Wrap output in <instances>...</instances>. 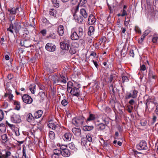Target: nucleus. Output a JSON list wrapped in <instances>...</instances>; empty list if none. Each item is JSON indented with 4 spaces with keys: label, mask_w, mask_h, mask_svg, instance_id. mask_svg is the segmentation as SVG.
<instances>
[{
    "label": "nucleus",
    "mask_w": 158,
    "mask_h": 158,
    "mask_svg": "<svg viewBox=\"0 0 158 158\" xmlns=\"http://www.w3.org/2000/svg\"><path fill=\"white\" fill-rule=\"evenodd\" d=\"M152 42L153 43H156L158 42V34L155 33L152 38Z\"/></svg>",
    "instance_id": "72a5a7b5"
},
{
    "label": "nucleus",
    "mask_w": 158,
    "mask_h": 158,
    "mask_svg": "<svg viewBox=\"0 0 158 158\" xmlns=\"http://www.w3.org/2000/svg\"><path fill=\"white\" fill-rule=\"evenodd\" d=\"M35 85L34 84H31L29 86V90L32 94H34L35 93Z\"/></svg>",
    "instance_id": "473e14b6"
},
{
    "label": "nucleus",
    "mask_w": 158,
    "mask_h": 158,
    "mask_svg": "<svg viewBox=\"0 0 158 158\" xmlns=\"http://www.w3.org/2000/svg\"><path fill=\"white\" fill-rule=\"evenodd\" d=\"M10 119L12 122L15 123H19L21 121L20 115L15 113L11 115Z\"/></svg>",
    "instance_id": "9d476101"
},
{
    "label": "nucleus",
    "mask_w": 158,
    "mask_h": 158,
    "mask_svg": "<svg viewBox=\"0 0 158 158\" xmlns=\"http://www.w3.org/2000/svg\"><path fill=\"white\" fill-rule=\"evenodd\" d=\"M98 126L99 129L101 130L104 129L106 127V125L102 123L99 124Z\"/></svg>",
    "instance_id": "ea45409f"
},
{
    "label": "nucleus",
    "mask_w": 158,
    "mask_h": 158,
    "mask_svg": "<svg viewBox=\"0 0 158 158\" xmlns=\"http://www.w3.org/2000/svg\"><path fill=\"white\" fill-rule=\"evenodd\" d=\"M6 124L11 129L13 133L15 134L16 136H18L20 135L19 129V128L15 127V126L13 124L9 123L7 121H6Z\"/></svg>",
    "instance_id": "6e6552de"
},
{
    "label": "nucleus",
    "mask_w": 158,
    "mask_h": 158,
    "mask_svg": "<svg viewBox=\"0 0 158 158\" xmlns=\"http://www.w3.org/2000/svg\"><path fill=\"white\" fill-rule=\"evenodd\" d=\"M95 118V115L93 114H90L89 117L87 118V121H90L93 120Z\"/></svg>",
    "instance_id": "a19ab883"
},
{
    "label": "nucleus",
    "mask_w": 158,
    "mask_h": 158,
    "mask_svg": "<svg viewBox=\"0 0 158 158\" xmlns=\"http://www.w3.org/2000/svg\"><path fill=\"white\" fill-rule=\"evenodd\" d=\"M52 2L55 7H58L59 6V4L57 2V0H52Z\"/></svg>",
    "instance_id": "79ce46f5"
},
{
    "label": "nucleus",
    "mask_w": 158,
    "mask_h": 158,
    "mask_svg": "<svg viewBox=\"0 0 158 158\" xmlns=\"http://www.w3.org/2000/svg\"><path fill=\"white\" fill-rule=\"evenodd\" d=\"M49 136L51 139H53L55 138L54 132L52 131H50L49 133Z\"/></svg>",
    "instance_id": "e433bc0d"
},
{
    "label": "nucleus",
    "mask_w": 158,
    "mask_h": 158,
    "mask_svg": "<svg viewBox=\"0 0 158 158\" xmlns=\"http://www.w3.org/2000/svg\"><path fill=\"white\" fill-rule=\"evenodd\" d=\"M4 113L2 110H0V121H2L4 118Z\"/></svg>",
    "instance_id": "a18cd8bd"
},
{
    "label": "nucleus",
    "mask_w": 158,
    "mask_h": 158,
    "mask_svg": "<svg viewBox=\"0 0 158 158\" xmlns=\"http://www.w3.org/2000/svg\"><path fill=\"white\" fill-rule=\"evenodd\" d=\"M23 25V23H19V20L16 19L14 22L10 23L9 27L7 30H19L22 28L21 27Z\"/></svg>",
    "instance_id": "20e7f679"
},
{
    "label": "nucleus",
    "mask_w": 158,
    "mask_h": 158,
    "mask_svg": "<svg viewBox=\"0 0 158 158\" xmlns=\"http://www.w3.org/2000/svg\"><path fill=\"white\" fill-rule=\"evenodd\" d=\"M57 32L60 36H62L64 34V30H57Z\"/></svg>",
    "instance_id": "bf43d9fd"
},
{
    "label": "nucleus",
    "mask_w": 158,
    "mask_h": 158,
    "mask_svg": "<svg viewBox=\"0 0 158 158\" xmlns=\"http://www.w3.org/2000/svg\"><path fill=\"white\" fill-rule=\"evenodd\" d=\"M49 15L51 16H53L54 17L56 16V11L53 8L49 10Z\"/></svg>",
    "instance_id": "2f4dec72"
},
{
    "label": "nucleus",
    "mask_w": 158,
    "mask_h": 158,
    "mask_svg": "<svg viewBox=\"0 0 158 158\" xmlns=\"http://www.w3.org/2000/svg\"><path fill=\"white\" fill-rule=\"evenodd\" d=\"M133 107L132 106L128 105L127 106V110L129 113H131L132 112V110L133 109Z\"/></svg>",
    "instance_id": "09e8293b"
},
{
    "label": "nucleus",
    "mask_w": 158,
    "mask_h": 158,
    "mask_svg": "<svg viewBox=\"0 0 158 158\" xmlns=\"http://www.w3.org/2000/svg\"><path fill=\"white\" fill-rule=\"evenodd\" d=\"M122 82L123 83H124L125 82H128L129 81L128 78L127 76H123L122 77Z\"/></svg>",
    "instance_id": "37998d69"
},
{
    "label": "nucleus",
    "mask_w": 158,
    "mask_h": 158,
    "mask_svg": "<svg viewBox=\"0 0 158 158\" xmlns=\"http://www.w3.org/2000/svg\"><path fill=\"white\" fill-rule=\"evenodd\" d=\"M42 21L43 23H48L49 22L48 21L45 17H43Z\"/></svg>",
    "instance_id": "e2e57ef3"
},
{
    "label": "nucleus",
    "mask_w": 158,
    "mask_h": 158,
    "mask_svg": "<svg viewBox=\"0 0 158 158\" xmlns=\"http://www.w3.org/2000/svg\"><path fill=\"white\" fill-rule=\"evenodd\" d=\"M94 30H89L88 32V34L89 35H91L94 33Z\"/></svg>",
    "instance_id": "0e129e2a"
},
{
    "label": "nucleus",
    "mask_w": 158,
    "mask_h": 158,
    "mask_svg": "<svg viewBox=\"0 0 158 158\" xmlns=\"http://www.w3.org/2000/svg\"><path fill=\"white\" fill-rule=\"evenodd\" d=\"M77 86L74 87L71 89L70 93L73 96H75L78 97L80 95V91L79 90V88L81 87V85L79 84H77Z\"/></svg>",
    "instance_id": "0eeeda50"
},
{
    "label": "nucleus",
    "mask_w": 158,
    "mask_h": 158,
    "mask_svg": "<svg viewBox=\"0 0 158 158\" xmlns=\"http://www.w3.org/2000/svg\"><path fill=\"white\" fill-rule=\"evenodd\" d=\"M53 153L55 154L60 156L61 154V151L59 149H54L53 150Z\"/></svg>",
    "instance_id": "58836bf2"
},
{
    "label": "nucleus",
    "mask_w": 158,
    "mask_h": 158,
    "mask_svg": "<svg viewBox=\"0 0 158 158\" xmlns=\"http://www.w3.org/2000/svg\"><path fill=\"white\" fill-rule=\"evenodd\" d=\"M79 4L72 8L71 10L73 14V15L74 19L76 22H77L78 23H81L84 20V18L81 15L77 16L76 15V13L78 12L79 10Z\"/></svg>",
    "instance_id": "f257e3e1"
},
{
    "label": "nucleus",
    "mask_w": 158,
    "mask_h": 158,
    "mask_svg": "<svg viewBox=\"0 0 158 158\" xmlns=\"http://www.w3.org/2000/svg\"><path fill=\"white\" fill-rule=\"evenodd\" d=\"M86 41H87V44L90 45L92 43V40L90 38H88L86 40Z\"/></svg>",
    "instance_id": "5fc2aeb1"
},
{
    "label": "nucleus",
    "mask_w": 158,
    "mask_h": 158,
    "mask_svg": "<svg viewBox=\"0 0 158 158\" xmlns=\"http://www.w3.org/2000/svg\"><path fill=\"white\" fill-rule=\"evenodd\" d=\"M158 104L156 101L155 100H152L150 98L146 101V110L147 111L149 108L151 109H153L155 106L157 105Z\"/></svg>",
    "instance_id": "39448f33"
},
{
    "label": "nucleus",
    "mask_w": 158,
    "mask_h": 158,
    "mask_svg": "<svg viewBox=\"0 0 158 158\" xmlns=\"http://www.w3.org/2000/svg\"><path fill=\"white\" fill-rule=\"evenodd\" d=\"M129 55L132 57H134V51L133 50L131 49L129 51Z\"/></svg>",
    "instance_id": "4d7b16f0"
},
{
    "label": "nucleus",
    "mask_w": 158,
    "mask_h": 158,
    "mask_svg": "<svg viewBox=\"0 0 158 158\" xmlns=\"http://www.w3.org/2000/svg\"><path fill=\"white\" fill-rule=\"evenodd\" d=\"M15 19V15H9V19L10 21V23H11L13 22H14V21H15V20H16Z\"/></svg>",
    "instance_id": "4c0bfd02"
},
{
    "label": "nucleus",
    "mask_w": 158,
    "mask_h": 158,
    "mask_svg": "<svg viewBox=\"0 0 158 158\" xmlns=\"http://www.w3.org/2000/svg\"><path fill=\"white\" fill-rule=\"evenodd\" d=\"M2 141V143H5L8 140L7 135L6 134H4L1 135Z\"/></svg>",
    "instance_id": "7c9ffc66"
},
{
    "label": "nucleus",
    "mask_w": 158,
    "mask_h": 158,
    "mask_svg": "<svg viewBox=\"0 0 158 158\" xmlns=\"http://www.w3.org/2000/svg\"><path fill=\"white\" fill-rule=\"evenodd\" d=\"M45 48L48 51L54 52L55 50L56 46L51 43H48L46 45Z\"/></svg>",
    "instance_id": "dca6fc26"
},
{
    "label": "nucleus",
    "mask_w": 158,
    "mask_h": 158,
    "mask_svg": "<svg viewBox=\"0 0 158 158\" xmlns=\"http://www.w3.org/2000/svg\"><path fill=\"white\" fill-rule=\"evenodd\" d=\"M43 113L42 110H39L35 113L34 114V116L35 118H40Z\"/></svg>",
    "instance_id": "cd10ccee"
},
{
    "label": "nucleus",
    "mask_w": 158,
    "mask_h": 158,
    "mask_svg": "<svg viewBox=\"0 0 158 158\" xmlns=\"http://www.w3.org/2000/svg\"><path fill=\"white\" fill-rule=\"evenodd\" d=\"M138 92L135 90L131 91L129 93H128L126 96V98L128 99L131 98L133 99L136 98L137 97Z\"/></svg>",
    "instance_id": "f8f14e48"
},
{
    "label": "nucleus",
    "mask_w": 158,
    "mask_h": 158,
    "mask_svg": "<svg viewBox=\"0 0 158 158\" xmlns=\"http://www.w3.org/2000/svg\"><path fill=\"white\" fill-rule=\"evenodd\" d=\"M80 15L83 16L84 18L86 19L88 17V14L87 13L86 10L83 8L81 9L80 11Z\"/></svg>",
    "instance_id": "393cba45"
},
{
    "label": "nucleus",
    "mask_w": 158,
    "mask_h": 158,
    "mask_svg": "<svg viewBox=\"0 0 158 158\" xmlns=\"http://www.w3.org/2000/svg\"><path fill=\"white\" fill-rule=\"evenodd\" d=\"M72 131L75 135L77 136L81 134V130L80 128H73L72 129Z\"/></svg>",
    "instance_id": "b1692460"
},
{
    "label": "nucleus",
    "mask_w": 158,
    "mask_h": 158,
    "mask_svg": "<svg viewBox=\"0 0 158 158\" xmlns=\"http://www.w3.org/2000/svg\"><path fill=\"white\" fill-rule=\"evenodd\" d=\"M110 88L111 90H112L113 92V94H114L115 92L114 90V88L113 85L111 84L110 85Z\"/></svg>",
    "instance_id": "69168bd1"
},
{
    "label": "nucleus",
    "mask_w": 158,
    "mask_h": 158,
    "mask_svg": "<svg viewBox=\"0 0 158 158\" xmlns=\"http://www.w3.org/2000/svg\"><path fill=\"white\" fill-rule=\"evenodd\" d=\"M22 98L23 102L26 104H31L33 101V99L31 97L27 94L22 96Z\"/></svg>",
    "instance_id": "9b49d317"
},
{
    "label": "nucleus",
    "mask_w": 158,
    "mask_h": 158,
    "mask_svg": "<svg viewBox=\"0 0 158 158\" xmlns=\"http://www.w3.org/2000/svg\"><path fill=\"white\" fill-rule=\"evenodd\" d=\"M61 155L64 157H69L71 154L70 152L68 149H65L64 151H61Z\"/></svg>",
    "instance_id": "4be33fe9"
},
{
    "label": "nucleus",
    "mask_w": 158,
    "mask_h": 158,
    "mask_svg": "<svg viewBox=\"0 0 158 158\" xmlns=\"http://www.w3.org/2000/svg\"><path fill=\"white\" fill-rule=\"evenodd\" d=\"M76 50L73 48H70L69 50V52L71 54H73L76 53Z\"/></svg>",
    "instance_id": "603ef678"
},
{
    "label": "nucleus",
    "mask_w": 158,
    "mask_h": 158,
    "mask_svg": "<svg viewBox=\"0 0 158 158\" xmlns=\"http://www.w3.org/2000/svg\"><path fill=\"white\" fill-rule=\"evenodd\" d=\"M71 39L73 40H77L79 39V36L77 35L76 31L72 32V34L71 35Z\"/></svg>",
    "instance_id": "c85d7f7f"
},
{
    "label": "nucleus",
    "mask_w": 158,
    "mask_h": 158,
    "mask_svg": "<svg viewBox=\"0 0 158 158\" xmlns=\"http://www.w3.org/2000/svg\"><path fill=\"white\" fill-rule=\"evenodd\" d=\"M12 103L15 106V108L17 110H19L20 109V102L16 100L12 101Z\"/></svg>",
    "instance_id": "bb28decb"
},
{
    "label": "nucleus",
    "mask_w": 158,
    "mask_h": 158,
    "mask_svg": "<svg viewBox=\"0 0 158 158\" xmlns=\"http://www.w3.org/2000/svg\"><path fill=\"white\" fill-rule=\"evenodd\" d=\"M59 155L55 154L53 153V154L52 155L51 158H59Z\"/></svg>",
    "instance_id": "338daca9"
},
{
    "label": "nucleus",
    "mask_w": 158,
    "mask_h": 158,
    "mask_svg": "<svg viewBox=\"0 0 158 158\" xmlns=\"http://www.w3.org/2000/svg\"><path fill=\"white\" fill-rule=\"evenodd\" d=\"M85 118L82 116L75 117L72 120V123L77 127H81L85 121Z\"/></svg>",
    "instance_id": "7ed1b4c3"
},
{
    "label": "nucleus",
    "mask_w": 158,
    "mask_h": 158,
    "mask_svg": "<svg viewBox=\"0 0 158 158\" xmlns=\"http://www.w3.org/2000/svg\"><path fill=\"white\" fill-rule=\"evenodd\" d=\"M135 103V100L133 98L130 100L129 102V103L130 105V106H132V105H133Z\"/></svg>",
    "instance_id": "6e6d98bb"
},
{
    "label": "nucleus",
    "mask_w": 158,
    "mask_h": 158,
    "mask_svg": "<svg viewBox=\"0 0 158 158\" xmlns=\"http://www.w3.org/2000/svg\"><path fill=\"white\" fill-rule=\"evenodd\" d=\"M20 8L21 9V8L18 6L16 7H10L7 9V10L10 14L9 15H15L17 11H19Z\"/></svg>",
    "instance_id": "4468645a"
},
{
    "label": "nucleus",
    "mask_w": 158,
    "mask_h": 158,
    "mask_svg": "<svg viewBox=\"0 0 158 158\" xmlns=\"http://www.w3.org/2000/svg\"><path fill=\"white\" fill-rule=\"evenodd\" d=\"M136 148L138 150H146L148 149L147 143L144 140L141 141L136 146Z\"/></svg>",
    "instance_id": "1a4fd4ad"
},
{
    "label": "nucleus",
    "mask_w": 158,
    "mask_h": 158,
    "mask_svg": "<svg viewBox=\"0 0 158 158\" xmlns=\"http://www.w3.org/2000/svg\"><path fill=\"white\" fill-rule=\"evenodd\" d=\"M7 78L8 79L10 80H11L13 78V76L12 74H9L7 76Z\"/></svg>",
    "instance_id": "774afa93"
},
{
    "label": "nucleus",
    "mask_w": 158,
    "mask_h": 158,
    "mask_svg": "<svg viewBox=\"0 0 158 158\" xmlns=\"http://www.w3.org/2000/svg\"><path fill=\"white\" fill-rule=\"evenodd\" d=\"M61 104L63 106H66L68 104V102L66 99H63L61 102Z\"/></svg>",
    "instance_id": "8fccbe9b"
},
{
    "label": "nucleus",
    "mask_w": 158,
    "mask_h": 158,
    "mask_svg": "<svg viewBox=\"0 0 158 158\" xmlns=\"http://www.w3.org/2000/svg\"><path fill=\"white\" fill-rule=\"evenodd\" d=\"M20 44L22 46H24L26 48L31 47L30 41L29 40H26L23 39L20 41Z\"/></svg>",
    "instance_id": "2eb2a0df"
},
{
    "label": "nucleus",
    "mask_w": 158,
    "mask_h": 158,
    "mask_svg": "<svg viewBox=\"0 0 158 158\" xmlns=\"http://www.w3.org/2000/svg\"><path fill=\"white\" fill-rule=\"evenodd\" d=\"M65 77L63 75H60V77L55 75L52 76V80L53 81L54 84H57L59 85L60 83L65 84L66 82Z\"/></svg>",
    "instance_id": "f03ea898"
},
{
    "label": "nucleus",
    "mask_w": 158,
    "mask_h": 158,
    "mask_svg": "<svg viewBox=\"0 0 158 158\" xmlns=\"http://www.w3.org/2000/svg\"><path fill=\"white\" fill-rule=\"evenodd\" d=\"M150 32V30H145L142 35L145 37L149 34Z\"/></svg>",
    "instance_id": "3c124183"
},
{
    "label": "nucleus",
    "mask_w": 158,
    "mask_h": 158,
    "mask_svg": "<svg viewBox=\"0 0 158 158\" xmlns=\"http://www.w3.org/2000/svg\"><path fill=\"white\" fill-rule=\"evenodd\" d=\"M10 155V152L8 151L2 150L0 151V158H8Z\"/></svg>",
    "instance_id": "ddd939ff"
},
{
    "label": "nucleus",
    "mask_w": 158,
    "mask_h": 158,
    "mask_svg": "<svg viewBox=\"0 0 158 158\" xmlns=\"http://www.w3.org/2000/svg\"><path fill=\"white\" fill-rule=\"evenodd\" d=\"M62 138L65 141H70L71 139L72 134L69 132H66L64 133Z\"/></svg>",
    "instance_id": "6ab92c4d"
},
{
    "label": "nucleus",
    "mask_w": 158,
    "mask_h": 158,
    "mask_svg": "<svg viewBox=\"0 0 158 158\" xmlns=\"http://www.w3.org/2000/svg\"><path fill=\"white\" fill-rule=\"evenodd\" d=\"M146 69L145 65L144 64H143L140 67V70L141 71H144Z\"/></svg>",
    "instance_id": "680f3d73"
},
{
    "label": "nucleus",
    "mask_w": 158,
    "mask_h": 158,
    "mask_svg": "<svg viewBox=\"0 0 158 158\" xmlns=\"http://www.w3.org/2000/svg\"><path fill=\"white\" fill-rule=\"evenodd\" d=\"M71 41L68 39L65 38L60 43V47L62 49L68 50L70 47Z\"/></svg>",
    "instance_id": "423d86ee"
},
{
    "label": "nucleus",
    "mask_w": 158,
    "mask_h": 158,
    "mask_svg": "<svg viewBox=\"0 0 158 158\" xmlns=\"http://www.w3.org/2000/svg\"><path fill=\"white\" fill-rule=\"evenodd\" d=\"M149 76L150 78L155 79L156 76L154 74L152 71H150L149 73Z\"/></svg>",
    "instance_id": "c03bdc74"
},
{
    "label": "nucleus",
    "mask_w": 158,
    "mask_h": 158,
    "mask_svg": "<svg viewBox=\"0 0 158 158\" xmlns=\"http://www.w3.org/2000/svg\"><path fill=\"white\" fill-rule=\"evenodd\" d=\"M67 147L68 146L67 145H62L60 147V150L64 151L65 150L67 149Z\"/></svg>",
    "instance_id": "de8ad7c7"
},
{
    "label": "nucleus",
    "mask_w": 158,
    "mask_h": 158,
    "mask_svg": "<svg viewBox=\"0 0 158 158\" xmlns=\"http://www.w3.org/2000/svg\"><path fill=\"white\" fill-rule=\"evenodd\" d=\"M106 38L105 37H103L100 39V41L95 44V47L98 48L102 44H104L106 41Z\"/></svg>",
    "instance_id": "412c9836"
},
{
    "label": "nucleus",
    "mask_w": 158,
    "mask_h": 158,
    "mask_svg": "<svg viewBox=\"0 0 158 158\" xmlns=\"http://www.w3.org/2000/svg\"><path fill=\"white\" fill-rule=\"evenodd\" d=\"M94 128L93 126H85L83 127V129L85 131H88L91 130Z\"/></svg>",
    "instance_id": "f704fd0d"
},
{
    "label": "nucleus",
    "mask_w": 158,
    "mask_h": 158,
    "mask_svg": "<svg viewBox=\"0 0 158 158\" xmlns=\"http://www.w3.org/2000/svg\"><path fill=\"white\" fill-rule=\"evenodd\" d=\"M147 122L145 120H143L141 121V124L142 126H145L147 124Z\"/></svg>",
    "instance_id": "13d9d810"
},
{
    "label": "nucleus",
    "mask_w": 158,
    "mask_h": 158,
    "mask_svg": "<svg viewBox=\"0 0 158 158\" xmlns=\"http://www.w3.org/2000/svg\"><path fill=\"white\" fill-rule=\"evenodd\" d=\"M145 37L144 36H143L142 35L141 36V37L140 39H139L138 40V42L139 43L141 44L143 42L144 39Z\"/></svg>",
    "instance_id": "864d4df0"
},
{
    "label": "nucleus",
    "mask_w": 158,
    "mask_h": 158,
    "mask_svg": "<svg viewBox=\"0 0 158 158\" xmlns=\"http://www.w3.org/2000/svg\"><path fill=\"white\" fill-rule=\"evenodd\" d=\"M39 88L40 90H44L45 89V87L42 84H39Z\"/></svg>",
    "instance_id": "052dcab7"
},
{
    "label": "nucleus",
    "mask_w": 158,
    "mask_h": 158,
    "mask_svg": "<svg viewBox=\"0 0 158 158\" xmlns=\"http://www.w3.org/2000/svg\"><path fill=\"white\" fill-rule=\"evenodd\" d=\"M35 118L31 113H29L26 116L27 121L30 123L33 122L35 120Z\"/></svg>",
    "instance_id": "5701e85b"
},
{
    "label": "nucleus",
    "mask_w": 158,
    "mask_h": 158,
    "mask_svg": "<svg viewBox=\"0 0 158 158\" xmlns=\"http://www.w3.org/2000/svg\"><path fill=\"white\" fill-rule=\"evenodd\" d=\"M48 127L53 130H56L60 128L58 124H55L54 123H50L48 124Z\"/></svg>",
    "instance_id": "aec40b11"
},
{
    "label": "nucleus",
    "mask_w": 158,
    "mask_h": 158,
    "mask_svg": "<svg viewBox=\"0 0 158 158\" xmlns=\"http://www.w3.org/2000/svg\"><path fill=\"white\" fill-rule=\"evenodd\" d=\"M13 97L14 96L13 94H11V92H10V93H5L3 96L4 98L7 97L8 100L12 102V101H14L13 100Z\"/></svg>",
    "instance_id": "a878e982"
},
{
    "label": "nucleus",
    "mask_w": 158,
    "mask_h": 158,
    "mask_svg": "<svg viewBox=\"0 0 158 158\" xmlns=\"http://www.w3.org/2000/svg\"><path fill=\"white\" fill-rule=\"evenodd\" d=\"M78 83H74L73 84L71 81H69L67 83V91L68 92L71 90L72 89H73L74 87L77 86V85Z\"/></svg>",
    "instance_id": "a211bd4d"
},
{
    "label": "nucleus",
    "mask_w": 158,
    "mask_h": 158,
    "mask_svg": "<svg viewBox=\"0 0 158 158\" xmlns=\"http://www.w3.org/2000/svg\"><path fill=\"white\" fill-rule=\"evenodd\" d=\"M69 147L72 150L73 152H76L77 150V148L75 147L74 143L73 142L69 143L68 144Z\"/></svg>",
    "instance_id": "c756f323"
},
{
    "label": "nucleus",
    "mask_w": 158,
    "mask_h": 158,
    "mask_svg": "<svg viewBox=\"0 0 158 158\" xmlns=\"http://www.w3.org/2000/svg\"><path fill=\"white\" fill-rule=\"evenodd\" d=\"M0 131L2 133L5 132L6 131V127L4 124H0Z\"/></svg>",
    "instance_id": "c9c22d12"
},
{
    "label": "nucleus",
    "mask_w": 158,
    "mask_h": 158,
    "mask_svg": "<svg viewBox=\"0 0 158 158\" xmlns=\"http://www.w3.org/2000/svg\"><path fill=\"white\" fill-rule=\"evenodd\" d=\"M86 138L89 142H92V140L91 135L89 134H87L86 135Z\"/></svg>",
    "instance_id": "49530a36"
},
{
    "label": "nucleus",
    "mask_w": 158,
    "mask_h": 158,
    "mask_svg": "<svg viewBox=\"0 0 158 158\" xmlns=\"http://www.w3.org/2000/svg\"><path fill=\"white\" fill-rule=\"evenodd\" d=\"M96 21V19H95V16L93 15H90L88 17V23L89 25H92L94 24V23Z\"/></svg>",
    "instance_id": "f3484780"
}]
</instances>
